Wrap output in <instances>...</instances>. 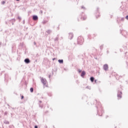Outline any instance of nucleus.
I'll list each match as a JSON object with an SVG mask.
<instances>
[{
    "label": "nucleus",
    "mask_w": 128,
    "mask_h": 128,
    "mask_svg": "<svg viewBox=\"0 0 128 128\" xmlns=\"http://www.w3.org/2000/svg\"><path fill=\"white\" fill-rule=\"evenodd\" d=\"M74 37V34L72 33L69 34V38L70 40H72V38Z\"/></svg>",
    "instance_id": "0eeeda50"
},
{
    "label": "nucleus",
    "mask_w": 128,
    "mask_h": 128,
    "mask_svg": "<svg viewBox=\"0 0 128 128\" xmlns=\"http://www.w3.org/2000/svg\"><path fill=\"white\" fill-rule=\"evenodd\" d=\"M103 69L105 71H107L108 69V66L107 64H104V66H103Z\"/></svg>",
    "instance_id": "7ed1b4c3"
},
{
    "label": "nucleus",
    "mask_w": 128,
    "mask_h": 128,
    "mask_svg": "<svg viewBox=\"0 0 128 128\" xmlns=\"http://www.w3.org/2000/svg\"><path fill=\"white\" fill-rule=\"evenodd\" d=\"M40 80L42 82V84L45 86L46 85V83H47V80L46 78H40Z\"/></svg>",
    "instance_id": "f03ea898"
},
{
    "label": "nucleus",
    "mask_w": 128,
    "mask_h": 128,
    "mask_svg": "<svg viewBox=\"0 0 128 128\" xmlns=\"http://www.w3.org/2000/svg\"><path fill=\"white\" fill-rule=\"evenodd\" d=\"M54 40L55 42L58 40V37L54 39Z\"/></svg>",
    "instance_id": "dca6fc26"
},
{
    "label": "nucleus",
    "mask_w": 128,
    "mask_h": 128,
    "mask_svg": "<svg viewBox=\"0 0 128 128\" xmlns=\"http://www.w3.org/2000/svg\"><path fill=\"white\" fill-rule=\"evenodd\" d=\"M40 107L41 108H42V106H41L40 104Z\"/></svg>",
    "instance_id": "bb28decb"
},
{
    "label": "nucleus",
    "mask_w": 128,
    "mask_h": 128,
    "mask_svg": "<svg viewBox=\"0 0 128 128\" xmlns=\"http://www.w3.org/2000/svg\"><path fill=\"white\" fill-rule=\"evenodd\" d=\"M58 62L60 64H62L64 63V60H58Z\"/></svg>",
    "instance_id": "9d476101"
},
{
    "label": "nucleus",
    "mask_w": 128,
    "mask_h": 128,
    "mask_svg": "<svg viewBox=\"0 0 128 128\" xmlns=\"http://www.w3.org/2000/svg\"><path fill=\"white\" fill-rule=\"evenodd\" d=\"M95 82H96V80H95Z\"/></svg>",
    "instance_id": "72a5a7b5"
},
{
    "label": "nucleus",
    "mask_w": 128,
    "mask_h": 128,
    "mask_svg": "<svg viewBox=\"0 0 128 128\" xmlns=\"http://www.w3.org/2000/svg\"><path fill=\"white\" fill-rule=\"evenodd\" d=\"M52 60H56V58H52Z\"/></svg>",
    "instance_id": "c756f323"
},
{
    "label": "nucleus",
    "mask_w": 128,
    "mask_h": 128,
    "mask_svg": "<svg viewBox=\"0 0 128 128\" xmlns=\"http://www.w3.org/2000/svg\"><path fill=\"white\" fill-rule=\"evenodd\" d=\"M7 114H8V112H5L4 116H7Z\"/></svg>",
    "instance_id": "aec40b11"
},
{
    "label": "nucleus",
    "mask_w": 128,
    "mask_h": 128,
    "mask_svg": "<svg viewBox=\"0 0 128 128\" xmlns=\"http://www.w3.org/2000/svg\"><path fill=\"white\" fill-rule=\"evenodd\" d=\"M90 80H91V82H94V77L92 76V77L90 78Z\"/></svg>",
    "instance_id": "1a4fd4ad"
},
{
    "label": "nucleus",
    "mask_w": 128,
    "mask_h": 128,
    "mask_svg": "<svg viewBox=\"0 0 128 128\" xmlns=\"http://www.w3.org/2000/svg\"><path fill=\"white\" fill-rule=\"evenodd\" d=\"M12 24H14V23H13V22L12 23Z\"/></svg>",
    "instance_id": "c9c22d12"
},
{
    "label": "nucleus",
    "mask_w": 128,
    "mask_h": 128,
    "mask_svg": "<svg viewBox=\"0 0 128 128\" xmlns=\"http://www.w3.org/2000/svg\"><path fill=\"white\" fill-rule=\"evenodd\" d=\"M122 92L118 91V94H117V97L118 98H120V99L122 98Z\"/></svg>",
    "instance_id": "20e7f679"
},
{
    "label": "nucleus",
    "mask_w": 128,
    "mask_h": 128,
    "mask_svg": "<svg viewBox=\"0 0 128 128\" xmlns=\"http://www.w3.org/2000/svg\"><path fill=\"white\" fill-rule=\"evenodd\" d=\"M12 22H15L14 19H12Z\"/></svg>",
    "instance_id": "4be33fe9"
},
{
    "label": "nucleus",
    "mask_w": 128,
    "mask_h": 128,
    "mask_svg": "<svg viewBox=\"0 0 128 128\" xmlns=\"http://www.w3.org/2000/svg\"><path fill=\"white\" fill-rule=\"evenodd\" d=\"M40 103H42V102L41 100H40Z\"/></svg>",
    "instance_id": "2f4dec72"
},
{
    "label": "nucleus",
    "mask_w": 128,
    "mask_h": 128,
    "mask_svg": "<svg viewBox=\"0 0 128 128\" xmlns=\"http://www.w3.org/2000/svg\"><path fill=\"white\" fill-rule=\"evenodd\" d=\"M30 91L31 92H34V88H31L30 89Z\"/></svg>",
    "instance_id": "4468645a"
},
{
    "label": "nucleus",
    "mask_w": 128,
    "mask_h": 128,
    "mask_svg": "<svg viewBox=\"0 0 128 128\" xmlns=\"http://www.w3.org/2000/svg\"><path fill=\"white\" fill-rule=\"evenodd\" d=\"M99 8H97V12H98Z\"/></svg>",
    "instance_id": "cd10ccee"
},
{
    "label": "nucleus",
    "mask_w": 128,
    "mask_h": 128,
    "mask_svg": "<svg viewBox=\"0 0 128 128\" xmlns=\"http://www.w3.org/2000/svg\"><path fill=\"white\" fill-rule=\"evenodd\" d=\"M86 72L85 71H82V73L81 74V76L82 78H84V76L86 75Z\"/></svg>",
    "instance_id": "6e6552de"
},
{
    "label": "nucleus",
    "mask_w": 128,
    "mask_h": 128,
    "mask_svg": "<svg viewBox=\"0 0 128 128\" xmlns=\"http://www.w3.org/2000/svg\"><path fill=\"white\" fill-rule=\"evenodd\" d=\"M4 123L6 124H9L10 122L6 120H5L4 122Z\"/></svg>",
    "instance_id": "f8f14e48"
},
{
    "label": "nucleus",
    "mask_w": 128,
    "mask_h": 128,
    "mask_svg": "<svg viewBox=\"0 0 128 128\" xmlns=\"http://www.w3.org/2000/svg\"><path fill=\"white\" fill-rule=\"evenodd\" d=\"M18 20H21V18L20 16H18Z\"/></svg>",
    "instance_id": "b1692460"
},
{
    "label": "nucleus",
    "mask_w": 128,
    "mask_h": 128,
    "mask_svg": "<svg viewBox=\"0 0 128 128\" xmlns=\"http://www.w3.org/2000/svg\"><path fill=\"white\" fill-rule=\"evenodd\" d=\"M32 18H33L34 20H38V16L36 15H34L32 16Z\"/></svg>",
    "instance_id": "39448f33"
},
{
    "label": "nucleus",
    "mask_w": 128,
    "mask_h": 128,
    "mask_svg": "<svg viewBox=\"0 0 128 128\" xmlns=\"http://www.w3.org/2000/svg\"><path fill=\"white\" fill-rule=\"evenodd\" d=\"M17 1H19L20 0H16Z\"/></svg>",
    "instance_id": "f704fd0d"
},
{
    "label": "nucleus",
    "mask_w": 128,
    "mask_h": 128,
    "mask_svg": "<svg viewBox=\"0 0 128 128\" xmlns=\"http://www.w3.org/2000/svg\"><path fill=\"white\" fill-rule=\"evenodd\" d=\"M126 20H128V15L127 16H126Z\"/></svg>",
    "instance_id": "412c9836"
},
{
    "label": "nucleus",
    "mask_w": 128,
    "mask_h": 128,
    "mask_svg": "<svg viewBox=\"0 0 128 128\" xmlns=\"http://www.w3.org/2000/svg\"><path fill=\"white\" fill-rule=\"evenodd\" d=\"M82 8L83 9V10H86V8L84 6H82Z\"/></svg>",
    "instance_id": "a211bd4d"
},
{
    "label": "nucleus",
    "mask_w": 128,
    "mask_h": 128,
    "mask_svg": "<svg viewBox=\"0 0 128 128\" xmlns=\"http://www.w3.org/2000/svg\"><path fill=\"white\" fill-rule=\"evenodd\" d=\"M42 22L43 24H46L47 21L44 20Z\"/></svg>",
    "instance_id": "2eb2a0df"
},
{
    "label": "nucleus",
    "mask_w": 128,
    "mask_h": 128,
    "mask_svg": "<svg viewBox=\"0 0 128 128\" xmlns=\"http://www.w3.org/2000/svg\"><path fill=\"white\" fill-rule=\"evenodd\" d=\"M103 48V45H101V46H100V50H102Z\"/></svg>",
    "instance_id": "f3484780"
},
{
    "label": "nucleus",
    "mask_w": 128,
    "mask_h": 128,
    "mask_svg": "<svg viewBox=\"0 0 128 128\" xmlns=\"http://www.w3.org/2000/svg\"><path fill=\"white\" fill-rule=\"evenodd\" d=\"M34 128H38V126H34Z\"/></svg>",
    "instance_id": "393cba45"
},
{
    "label": "nucleus",
    "mask_w": 128,
    "mask_h": 128,
    "mask_svg": "<svg viewBox=\"0 0 128 128\" xmlns=\"http://www.w3.org/2000/svg\"><path fill=\"white\" fill-rule=\"evenodd\" d=\"M81 18H82V19L83 20H85L86 18V15H84V17H82Z\"/></svg>",
    "instance_id": "ddd939ff"
},
{
    "label": "nucleus",
    "mask_w": 128,
    "mask_h": 128,
    "mask_svg": "<svg viewBox=\"0 0 128 128\" xmlns=\"http://www.w3.org/2000/svg\"><path fill=\"white\" fill-rule=\"evenodd\" d=\"M23 24H24V22H23Z\"/></svg>",
    "instance_id": "473e14b6"
},
{
    "label": "nucleus",
    "mask_w": 128,
    "mask_h": 128,
    "mask_svg": "<svg viewBox=\"0 0 128 128\" xmlns=\"http://www.w3.org/2000/svg\"><path fill=\"white\" fill-rule=\"evenodd\" d=\"M34 44L36 46V42H34Z\"/></svg>",
    "instance_id": "c85d7f7f"
},
{
    "label": "nucleus",
    "mask_w": 128,
    "mask_h": 128,
    "mask_svg": "<svg viewBox=\"0 0 128 128\" xmlns=\"http://www.w3.org/2000/svg\"><path fill=\"white\" fill-rule=\"evenodd\" d=\"M78 72H79V73H80L82 72V70H79Z\"/></svg>",
    "instance_id": "a878e982"
},
{
    "label": "nucleus",
    "mask_w": 128,
    "mask_h": 128,
    "mask_svg": "<svg viewBox=\"0 0 128 128\" xmlns=\"http://www.w3.org/2000/svg\"><path fill=\"white\" fill-rule=\"evenodd\" d=\"M124 18H121V20H122V22H124Z\"/></svg>",
    "instance_id": "6ab92c4d"
},
{
    "label": "nucleus",
    "mask_w": 128,
    "mask_h": 128,
    "mask_svg": "<svg viewBox=\"0 0 128 128\" xmlns=\"http://www.w3.org/2000/svg\"><path fill=\"white\" fill-rule=\"evenodd\" d=\"M50 76H50V75H49L48 78H50Z\"/></svg>",
    "instance_id": "7c9ffc66"
},
{
    "label": "nucleus",
    "mask_w": 128,
    "mask_h": 128,
    "mask_svg": "<svg viewBox=\"0 0 128 128\" xmlns=\"http://www.w3.org/2000/svg\"><path fill=\"white\" fill-rule=\"evenodd\" d=\"M24 62H25L26 64H28L30 63V60L29 58H26L24 60Z\"/></svg>",
    "instance_id": "423d86ee"
},
{
    "label": "nucleus",
    "mask_w": 128,
    "mask_h": 128,
    "mask_svg": "<svg viewBox=\"0 0 128 128\" xmlns=\"http://www.w3.org/2000/svg\"><path fill=\"white\" fill-rule=\"evenodd\" d=\"M84 42V38L82 36H79L78 40V44H82Z\"/></svg>",
    "instance_id": "f257e3e1"
},
{
    "label": "nucleus",
    "mask_w": 128,
    "mask_h": 128,
    "mask_svg": "<svg viewBox=\"0 0 128 128\" xmlns=\"http://www.w3.org/2000/svg\"><path fill=\"white\" fill-rule=\"evenodd\" d=\"M24 98V96H22V98H21V99L22 100Z\"/></svg>",
    "instance_id": "5701e85b"
},
{
    "label": "nucleus",
    "mask_w": 128,
    "mask_h": 128,
    "mask_svg": "<svg viewBox=\"0 0 128 128\" xmlns=\"http://www.w3.org/2000/svg\"><path fill=\"white\" fill-rule=\"evenodd\" d=\"M46 32H47L48 34H52V30H48L46 31Z\"/></svg>",
    "instance_id": "9b49d317"
}]
</instances>
